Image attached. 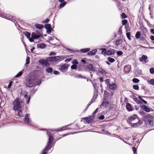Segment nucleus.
<instances>
[{
  "instance_id": "864d4df0",
  "label": "nucleus",
  "mask_w": 154,
  "mask_h": 154,
  "mask_svg": "<svg viewBox=\"0 0 154 154\" xmlns=\"http://www.w3.org/2000/svg\"><path fill=\"white\" fill-rule=\"evenodd\" d=\"M133 88L135 90H138L139 88V87L137 85H133Z\"/></svg>"
},
{
  "instance_id": "393cba45",
  "label": "nucleus",
  "mask_w": 154,
  "mask_h": 154,
  "mask_svg": "<svg viewBox=\"0 0 154 154\" xmlns=\"http://www.w3.org/2000/svg\"><path fill=\"white\" fill-rule=\"evenodd\" d=\"M37 47L41 49H44L46 47V46L43 43H41L38 44Z\"/></svg>"
},
{
  "instance_id": "bb28decb",
  "label": "nucleus",
  "mask_w": 154,
  "mask_h": 154,
  "mask_svg": "<svg viewBox=\"0 0 154 154\" xmlns=\"http://www.w3.org/2000/svg\"><path fill=\"white\" fill-rule=\"evenodd\" d=\"M90 48H89L82 49L80 50V51L82 53H86L90 51Z\"/></svg>"
},
{
  "instance_id": "5701e85b",
  "label": "nucleus",
  "mask_w": 154,
  "mask_h": 154,
  "mask_svg": "<svg viewBox=\"0 0 154 154\" xmlns=\"http://www.w3.org/2000/svg\"><path fill=\"white\" fill-rule=\"evenodd\" d=\"M97 52L96 49L93 50L90 52H88V54L89 55L92 56L94 55Z\"/></svg>"
},
{
  "instance_id": "774afa93",
  "label": "nucleus",
  "mask_w": 154,
  "mask_h": 154,
  "mask_svg": "<svg viewBox=\"0 0 154 154\" xmlns=\"http://www.w3.org/2000/svg\"><path fill=\"white\" fill-rule=\"evenodd\" d=\"M66 50L68 51H69L71 52V53H73V52L74 51L73 50H71L69 48H67L66 49Z\"/></svg>"
},
{
  "instance_id": "c9c22d12",
  "label": "nucleus",
  "mask_w": 154,
  "mask_h": 154,
  "mask_svg": "<svg viewBox=\"0 0 154 154\" xmlns=\"http://www.w3.org/2000/svg\"><path fill=\"white\" fill-rule=\"evenodd\" d=\"M100 50H102L101 53L102 54H106V55L107 51L105 48H101Z\"/></svg>"
},
{
  "instance_id": "39448f33",
  "label": "nucleus",
  "mask_w": 154,
  "mask_h": 154,
  "mask_svg": "<svg viewBox=\"0 0 154 154\" xmlns=\"http://www.w3.org/2000/svg\"><path fill=\"white\" fill-rule=\"evenodd\" d=\"M0 16L14 22L15 24V22H14L16 18L15 17L12 16L9 14H5L2 15L0 14Z\"/></svg>"
},
{
  "instance_id": "58836bf2",
  "label": "nucleus",
  "mask_w": 154,
  "mask_h": 154,
  "mask_svg": "<svg viewBox=\"0 0 154 154\" xmlns=\"http://www.w3.org/2000/svg\"><path fill=\"white\" fill-rule=\"evenodd\" d=\"M108 60L110 63H113L115 61V59L111 57H108Z\"/></svg>"
},
{
  "instance_id": "bf43d9fd",
  "label": "nucleus",
  "mask_w": 154,
  "mask_h": 154,
  "mask_svg": "<svg viewBox=\"0 0 154 154\" xmlns=\"http://www.w3.org/2000/svg\"><path fill=\"white\" fill-rule=\"evenodd\" d=\"M105 117L104 116L102 115L99 117L98 119L100 120H103L104 119Z\"/></svg>"
},
{
  "instance_id": "a18cd8bd",
  "label": "nucleus",
  "mask_w": 154,
  "mask_h": 154,
  "mask_svg": "<svg viewBox=\"0 0 154 154\" xmlns=\"http://www.w3.org/2000/svg\"><path fill=\"white\" fill-rule=\"evenodd\" d=\"M132 81L134 83H137L139 82L140 80L134 78L132 80Z\"/></svg>"
},
{
  "instance_id": "a19ab883",
  "label": "nucleus",
  "mask_w": 154,
  "mask_h": 154,
  "mask_svg": "<svg viewBox=\"0 0 154 154\" xmlns=\"http://www.w3.org/2000/svg\"><path fill=\"white\" fill-rule=\"evenodd\" d=\"M37 90V89H33L30 91V95H33Z\"/></svg>"
},
{
  "instance_id": "72a5a7b5",
  "label": "nucleus",
  "mask_w": 154,
  "mask_h": 154,
  "mask_svg": "<svg viewBox=\"0 0 154 154\" xmlns=\"http://www.w3.org/2000/svg\"><path fill=\"white\" fill-rule=\"evenodd\" d=\"M98 72L99 73L102 74H104L106 73L105 70L102 69H99L98 70Z\"/></svg>"
},
{
  "instance_id": "79ce46f5",
  "label": "nucleus",
  "mask_w": 154,
  "mask_h": 154,
  "mask_svg": "<svg viewBox=\"0 0 154 154\" xmlns=\"http://www.w3.org/2000/svg\"><path fill=\"white\" fill-rule=\"evenodd\" d=\"M128 23V21L126 20H123L122 21V23L123 25H125Z\"/></svg>"
},
{
  "instance_id": "2f4dec72",
  "label": "nucleus",
  "mask_w": 154,
  "mask_h": 154,
  "mask_svg": "<svg viewBox=\"0 0 154 154\" xmlns=\"http://www.w3.org/2000/svg\"><path fill=\"white\" fill-rule=\"evenodd\" d=\"M109 104V103L108 102H103V103L101 104V105L103 106L106 107L108 106Z\"/></svg>"
},
{
  "instance_id": "ea45409f",
  "label": "nucleus",
  "mask_w": 154,
  "mask_h": 154,
  "mask_svg": "<svg viewBox=\"0 0 154 154\" xmlns=\"http://www.w3.org/2000/svg\"><path fill=\"white\" fill-rule=\"evenodd\" d=\"M45 27L46 29L51 28V25L50 24H47L45 25Z\"/></svg>"
},
{
  "instance_id": "f03ea898",
  "label": "nucleus",
  "mask_w": 154,
  "mask_h": 154,
  "mask_svg": "<svg viewBox=\"0 0 154 154\" xmlns=\"http://www.w3.org/2000/svg\"><path fill=\"white\" fill-rule=\"evenodd\" d=\"M128 122L131 124L132 127L134 128L139 127L142 124V122L139 120L137 116L135 115L130 117L128 119Z\"/></svg>"
},
{
  "instance_id": "aec40b11",
  "label": "nucleus",
  "mask_w": 154,
  "mask_h": 154,
  "mask_svg": "<svg viewBox=\"0 0 154 154\" xmlns=\"http://www.w3.org/2000/svg\"><path fill=\"white\" fill-rule=\"evenodd\" d=\"M141 108L143 110L146 112H149L150 111L149 108L145 105L142 106H141Z\"/></svg>"
},
{
  "instance_id": "4be33fe9",
  "label": "nucleus",
  "mask_w": 154,
  "mask_h": 154,
  "mask_svg": "<svg viewBox=\"0 0 154 154\" xmlns=\"http://www.w3.org/2000/svg\"><path fill=\"white\" fill-rule=\"evenodd\" d=\"M83 119L88 123H91L92 122L93 119L90 118H84Z\"/></svg>"
},
{
  "instance_id": "412c9836",
  "label": "nucleus",
  "mask_w": 154,
  "mask_h": 154,
  "mask_svg": "<svg viewBox=\"0 0 154 154\" xmlns=\"http://www.w3.org/2000/svg\"><path fill=\"white\" fill-rule=\"evenodd\" d=\"M123 50V51H128L130 50V46L129 45H127L126 46H125L122 48Z\"/></svg>"
},
{
  "instance_id": "603ef678",
  "label": "nucleus",
  "mask_w": 154,
  "mask_h": 154,
  "mask_svg": "<svg viewBox=\"0 0 154 154\" xmlns=\"http://www.w3.org/2000/svg\"><path fill=\"white\" fill-rule=\"evenodd\" d=\"M117 54L119 56H120L122 55L123 54V52L121 51H118L117 52Z\"/></svg>"
},
{
  "instance_id": "9d476101",
  "label": "nucleus",
  "mask_w": 154,
  "mask_h": 154,
  "mask_svg": "<svg viewBox=\"0 0 154 154\" xmlns=\"http://www.w3.org/2000/svg\"><path fill=\"white\" fill-rule=\"evenodd\" d=\"M87 68L89 71L94 72L96 70L95 67H94L93 65L91 64H89L87 66Z\"/></svg>"
},
{
  "instance_id": "473e14b6",
  "label": "nucleus",
  "mask_w": 154,
  "mask_h": 154,
  "mask_svg": "<svg viewBox=\"0 0 154 154\" xmlns=\"http://www.w3.org/2000/svg\"><path fill=\"white\" fill-rule=\"evenodd\" d=\"M61 3L59 5V8H62L66 4V2H63Z\"/></svg>"
},
{
  "instance_id": "c756f323",
  "label": "nucleus",
  "mask_w": 154,
  "mask_h": 154,
  "mask_svg": "<svg viewBox=\"0 0 154 154\" xmlns=\"http://www.w3.org/2000/svg\"><path fill=\"white\" fill-rule=\"evenodd\" d=\"M24 34L26 36L27 38H29L30 36V33L27 31H25L23 32Z\"/></svg>"
},
{
  "instance_id": "680f3d73",
  "label": "nucleus",
  "mask_w": 154,
  "mask_h": 154,
  "mask_svg": "<svg viewBox=\"0 0 154 154\" xmlns=\"http://www.w3.org/2000/svg\"><path fill=\"white\" fill-rule=\"evenodd\" d=\"M12 81L10 82L9 83V84L8 85V88H10L11 87L12 85Z\"/></svg>"
},
{
  "instance_id": "49530a36",
  "label": "nucleus",
  "mask_w": 154,
  "mask_h": 154,
  "mask_svg": "<svg viewBox=\"0 0 154 154\" xmlns=\"http://www.w3.org/2000/svg\"><path fill=\"white\" fill-rule=\"evenodd\" d=\"M133 99H134V100L137 103L140 104L141 103V101L138 100L136 98H133Z\"/></svg>"
},
{
  "instance_id": "f3484780",
  "label": "nucleus",
  "mask_w": 154,
  "mask_h": 154,
  "mask_svg": "<svg viewBox=\"0 0 154 154\" xmlns=\"http://www.w3.org/2000/svg\"><path fill=\"white\" fill-rule=\"evenodd\" d=\"M28 92H26V94L24 95V97L26 99V102L27 104H28L30 101V96H28L27 94Z\"/></svg>"
},
{
  "instance_id": "2eb2a0df",
  "label": "nucleus",
  "mask_w": 154,
  "mask_h": 154,
  "mask_svg": "<svg viewBox=\"0 0 154 154\" xmlns=\"http://www.w3.org/2000/svg\"><path fill=\"white\" fill-rule=\"evenodd\" d=\"M131 66L130 65L125 66L124 67V70L126 72L129 73L131 70Z\"/></svg>"
},
{
  "instance_id": "0eeeda50",
  "label": "nucleus",
  "mask_w": 154,
  "mask_h": 154,
  "mask_svg": "<svg viewBox=\"0 0 154 154\" xmlns=\"http://www.w3.org/2000/svg\"><path fill=\"white\" fill-rule=\"evenodd\" d=\"M25 123L28 125H32V122L30 118V116L29 114H26L25 115L24 119Z\"/></svg>"
},
{
  "instance_id": "8fccbe9b",
  "label": "nucleus",
  "mask_w": 154,
  "mask_h": 154,
  "mask_svg": "<svg viewBox=\"0 0 154 154\" xmlns=\"http://www.w3.org/2000/svg\"><path fill=\"white\" fill-rule=\"evenodd\" d=\"M92 85H93V86L94 88V91L95 92H97V90L96 89V84L95 83H92Z\"/></svg>"
},
{
  "instance_id": "69168bd1",
  "label": "nucleus",
  "mask_w": 154,
  "mask_h": 154,
  "mask_svg": "<svg viewBox=\"0 0 154 154\" xmlns=\"http://www.w3.org/2000/svg\"><path fill=\"white\" fill-rule=\"evenodd\" d=\"M51 32V28L47 29V32L48 33H50Z\"/></svg>"
},
{
  "instance_id": "338daca9",
  "label": "nucleus",
  "mask_w": 154,
  "mask_h": 154,
  "mask_svg": "<svg viewBox=\"0 0 154 154\" xmlns=\"http://www.w3.org/2000/svg\"><path fill=\"white\" fill-rule=\"evenodd\" d=\"M49 19H47L45 20H44L43 21V23H47L49 22Z\"/></svg>"
},
{
  "instance_id": "e2e57ef3",
  "label": "nucleus",
  "mask_w": 154,
  "mask_h": 154,
  "mask_svg": "<svg viewBox=\"0 0 154 154\" xmlns=\"http://www.w3.org/2000/svg\"><path fill=\"white\" fill-rule=\"evenodd\" d=\"M53 73L55 75H58L60 73V72L59 71H54Z\"/></svg>"
},
{
  "instance_id": "a878e982",
  "label": "nucleus",
  "mask_w": 154,
  "mask_h": 154,
  "mask_svg": "<svg viewBox=\"0 0 154 154\" xmlns=\"http://www.w3.org/2000/svg\"><path fill=\"white\" fill-rule=\"evenodd\" d=\"M122 39H118L115 42V45L117 46H118L121 45L122 43Z\"/></svg>"
},
{
  "instance_id": "c85d7f7f",
  "label": "nucleus",
  "mask_w": 154,
  "mask_h": 154,
  "mask_svg": "<svg viewBox=\"0 0 154 154\" xmlns=\"http://www.w3.org/2000/svg\"><path fill=\"white\" fill-rule=\"evenodd\" d=\"M141 35V34L140 32H137L135 34V37L136 39L139 38Z\"/></svg>"
},
{
  "instance_id": "7c9ffc66",
  "label": "nucleus",
  "mask_w": 154,
  "mask_h": 154,
  "mask_svg": "<svg viewBox=\"0 0 154 154\" xmlns=\"http://www.w3.org/2000/svg\"><path fill=\"white\" fill-rule=\"evenodd\" d=\"M35 26L37 28L39 29H41L43 27V26L42 25L39 24H37L35 25Z\"/></svg>"
},
{
  "instance_id": "f8f14e48",
  "label": "nucleus",
  "mask_w": 154,
  "mask_h": 154,
  "mask_svg": "<svg viewBox=\"0 0 154 154\" xmlns=\"http://www.w3.org/2000/svg\"><path fill=\"white\" fill-rule=\"evenodd\" d=\"M147 59V57L146 55H143L141 57H140L139 58V61L141 62H143V63H146L147 62V61L146 60Z\"/></svg>"
},
{
  "instance_id": "6e6d98bb",
  "label": "nucleus",
  "mask_w": 154,
  "mask_h": 154,
  "mask_svg": "<svg viewBox=\"0 0 154 154\" xmlns=\"http://www.w3.org/2000/svg\"><path fill=\"white\" fill-rule=\"evenodd\" d=\"M150 73L152 74H154V68H151L149 70Z\"/></svg>"
},
{
  "instance_id": "0e129e2a",
  "label": "nucleus",
  "mask_w": 154,
  "mask_h": 154,
  "mask_svg": "<svg viewBox=\"0 0 154 154\" xmlns=\"http://www.w3.org/2000/svg\"><path fill=\"white\" fill-rule=\"evenodd\" d=\"M29 41L31 42H34V38H30V37L28 38Z\"/></svg>"
},
{
  "instance_id": "f257e3e1",
  "label": "nucleus",
  "mask_w": 154,
  "mask_h": 154,
  "mask_svg": "<svg viewBox=\"0 0 154 154\" xmlns=\"http://www.w3.org/2000/svg\"><path fill=\"white\" fill-rule=\"evenodd\" d=\"M13 109L17 111L18 115L20 116H22V111L24 109V103L23 101L17 98L13 102Z\"/></svg>"
},
{
  "instance_id": "3c124183",
  "label": "nucleus",
  "mask_w": 154,
  "mask_h": 154,
  "mask_svg": "<svg viewBox=\"0 0 154 154\" xmlns=\"http://www.w3.org/2000/svg\"><path fill=\"white\" fill-rule=\"evenodd\" d=\"M77 68V66L75 64H73L71 66L72 69H76Z\"/></svg>"
},
{
  "instance_id": "052dcab7",
  "label": "nucleus",
  "mask_w": 154,
  "mask_h": 154,
  "mask_svg": "<svg viewBox=\"0 0 154 154\" xmlns=\"http://www.w3.org/2000/svg\"><path fill=\"white\" fill-rule=\"evenodd\" d=\"M100 108H97L96 110L95 111H94L93 114V115H94L95 114H96L97 112H98V109H99Z\"/></svg>"
},
{
  "instance_id": "09e8293b",
  "label": "nucleus",
  "mask_w": 154,
  "mask_h": 154,
  "mask_svg": "<svg viewBox=\"0 0 154 154\" xmlns=\"http://www.w3.org/2000/svg\"><path fill=\"white\" fill-rule=\"evenodd\" d=\"M126 35L129 40H130L131 38L130 37L131 32H128L126 33Z\"/></svg>"
},
{
  "instance_id": "4468645a",
  "label": "nucleus",
  "mask_w": 154,
  "mask_h": 154,
  "mask_svg": "<svg viewBox=\"0 0 154 154\" xmlns=\"http://www.w3.org/2000/svg\"><path fill=\"white\" fill-rule=\"evenodd\" d=\"M47 61V60H45L44 59H41L39 60V63H41L42 65H47L48 64Z\"/></svg>"
},
{
  "instance_id": "6e6552de",
  "label": "nucleus",
  "mask_w": 154,
  "mask_h": 154,
  "mask_svg": "<svg viewBox=\"0 0 154 154\" xmlns=\"http://www.w3.org/2000/svg\"><path fill=\"white\" fill-rule=\"evenodd\" d=\"M147 121L149 125L152 126H154V117L149 115L147 116Z\"/></svg>"
},
{
  "instance_id": "f704fd0d",
  "label": "nucleus",
  "mask_w": 154,
  "mask_h": 154,
  "mask_svg": "<svg viewBox=\"0 0 154 154\" xmlns=\"http://www.w3.org/2000/svg\"><path fill=\"white\" fill-rule=\"evenodd\" d=\"M47 61H49L50 62H54V60L53 57H48L46 59Z\"/></svg>"
},
{
  "instance_id": "37998d69",
  "label": "nucleus",
  "mask_w": 154,
  "mask_h": 154,
  "mask_svg": "<svg viewBox=\"0 0 154 154\" xmlns=\"http://www.w3.org/2000/svg\"><path fill=\"white\" fill-rule=\"evenodd\" d=\"M72 63L73 64H75L77 65V64H79V62L78 61L76 60H74L72 62Z\"/></svg>"
},
{
  "instance_id": "cd10ccee",
  "label": "nucleus",
  "mask_w": 154,
  "mask_h": 154,
  "mask_svg": "<svg viewBox=\"0 0 154 154\" xmlns=\"http://www.w3.org/2000/svg\"><path fill=\"white\" fill-rule=\"evenodd\" d=\"M46 71L48 73H51L52 72L53 69L52 68L50 67H48L46 70Z\"/></svg>"
},
{
  "instance_id": "13d9d810",
  "label": "nucleus",
  "mask_w": 154,
  "mask_h": 154,
  "mask_svg": "<svg viewBox=\"0 0 154 154\" xmlns=\"http://www.w3.org/2000/svg\"><path fill=\"white\" fill-rule=\"evenodd\" d=\"M93 99H92L91 100L90 102L88 104L87 106V108L88 107L90 106V105L92 103H93Z\"/></svg>"
},
{
  "instance_id": "1a4fd4ad",
  "label": "nucleus",
  "mask_w": 154,
  "mask_h": 154,
  "mask_svg": "<svg viewBox=\"0 0 154 154\" xmlns=\"http://www.w3.org/2000/svg\"><path fill=\"white\" fill-rule=\"evenodd\" d=\"M41 35V33L40 31L36 32H33L31 34V37L34 39H38L40 38Z\"/></svg>"
},
{
  "instance_id": "4c0bfd02",
  "label": "nucleus",
  "mask_w": 154,
  "mask_h": 154,
  "mask_svg": "<svg viewBox=\"0 0 154 154\" xmlns=\"http://www.w3.org/2000/svg\"><path fill=\"white\" fill-rule=\"evenodd\" d=\"M30 57H27L26 59V63L25 65H27L30 62Z\"/></svg>"
},
{
  "instance_id": "dca6fc26",
  "label": "nucleus",
  "mask_w": 154,
  "mask_h": 154,
  "mask_svg": "<svg viewBox=\"0 0 154 154\" xmlns=\"http://www.w3.org/2000/svg\"><path fill=\"white\" fill-rule=\"evenodd\" d=\"M68 67V65L67 64H65L62 65L61 67L60 70L62 72L64 71L65 69H66Z\"/></svg>"
},
{
  "instance_id": "9b49d317",
  "label": "nucleus",
  "mask_w": 154,
  "mask_h": 154,
  "mask_svg": "<svg viewBox=\"0 0 154 154\" xmlns=\"http://www.w3.org/2000/svg\"><path fill=\"white\" fill-rule=\"evenodd\" d=\"M68 126V125H66L60 128H58V129H53L51 130V131H62L65 130L67 128V127Z\"/></svg>"
},
{
  "instance_id": "4d7b16f0",
  "label": "nucleus",
  "mask_w": 154,
  "mask_h": 154,
  "mask_svg": "<svg viewBox=\"0 0 154 154\" xmlns=\"http://www.w3.org/2000/svg\"><path fill=\"white\" fill-rule=\"evenodd\" d=\"M93 99H92L91 100L90 102L88 104L87 106V108L88 107L90 106V105L92 103H93Z\"/></svg>"
},
{
  "instance_id": "ddd939ff",
  "label": "nucleus",
  "mask_w": 154,
  "mask_h": 154,
  "mask_svg": "<svg viewBox=\"0 0 154 154\" xmlns=\"http://www.w3.org/2000/svg\"><path fill=\"white\" fill-rule=\"evenodd\" d=\"M109 88L112 90H115L117 88V86L115 83L110 84L108 86Z\"/></svg>"
},
{
  "instance_id": "423d86ee",
  "label": "nucleus",
  "mask_w": 154,
  "mask_h": 154,
  "mask_svg": "<svg viewBox=\"0 0 154 154\" xmlns=\"http://www.w3.org/2000/svg\"><path fill=\"white\" fill-rule=\"evenodd\" d=\"M0 16L14 22L15 24V22H14L16 18L15 17L12 16L9 14H5L2 15L0 14Z\"/></svg>"
},
{
  "instance_id": "20e7f679",
  "label": "nucleus",
  "mask_w": 154,
  "mask_h": 154,
  "mask_svg": "<svg viewBox=\"0 0 154 154\" xmlns=\"http://www.w3.org/2000/svg\"><path fill=\"white\" fill-rule=\"evenodd\" d=\"M41 83V82H40L39 83H37L33 79L30 78L27 80L26 86L28 87H31L38 85H39Z\"/></svg>"
},
{
  "instance_id": "de8ad7c7",
  "label": "nucleus",
  "mask_w": 154,
  "mask_h": 154,
  "mask_svg": "<svg viewBox=\"0 0 154 154\" xmlns=\"http://www.w3.org/2000/svg\"><path fill=\"white\" fill-rule=\"evenodd\" d=\"M105 83L108 86L110 84V80L108 79H106L105 80Z\"/></svg>"
},
{
  "instance_id": "a211bd4d",
  "label": "nucleus",
  "mask_w": 154,
  "mask_h": 154,
  "mask_svg": "<svg viewBox=\"0 0 154 154\" xmlns=\"http://www.w3.org/2000/svg\"><path fill=\"white\" fill-rule=\"evenodd\" d=\"M126 108L128 111H131L132 110V108L131 105L129 103H127L126 104Z\"/></svg>"
},
{
  "instance_id": "c03bdc74",
  "label": "nucleus",
  "mask_w": 154,
  "mask_h": 154,
  "mask_svg": "<svg viewBox=\"0 0 154 154\" xmlns=\"http://www.w3.org/2000/svg\"><path fill=\"white\" fill-rule=\"evenodd\" d=\"M121 17L122 19H124L127 17L126 15L124 13H123L121 15Z\"/></svg>"
},
{
  "instance_id": "e433bc0d",
  "label": "nucleus",
  "mask_w": 154,
  "mask_h": 154,
  "mask_svg": "<svg viewBox=\"0 0 154 154\" xmlns=\"http://www.w3.org/2000/svg\"><path fill=\"white\" fill-rule=\"evenodd\" d=\"M23 73L22 72V71L20 72L16 75H15V78H18L20 77L23 74Z\"/></svg>"
},
{
  "instance_id": "b1692460",
  "label": "nucleus",
  "mask_w": 154,
  "mask_h": 154,
  "mask_svg": "<svg viewBox=\"0 0 154 154\" xmlns=\"http://www.w3.org/2000/svg\"><path fill=\"white\" fill-rule=\"evenodd\" d=\"M60 57L61 58L62 60H63L64 59V58L62 56H61L60 57L59 56H56L53 57V59L54 62L60 60Z\"/></svg>"
},
{
  "instance_id": "7ed1b4c3",
  "label": "nucleus",
  "mask_w": 154,
  "mask_h": 154,
  "mask_svg": "<svg viewBox=\"0 0 154 154\" xmlns=\"http://www.w3.org/2000/svg\"><path fill=\"white\" fill-rule=\"evenodd\" d=\"M54 137L53 135H49V138L48 143L44 149L42 154H46L48 150L52 147V143L53 141Z\"/></svg>"
},
{
  "instance_id": "5fc2aeb1",
  "label": "nucleus",
  "mask_w": 154,
  "mask_h": 154,
  "mask_svg": "<svg viewBox=\"0 0 154 154\" xmlns=\"http://www.w3.org/2000/svg\"><path fill=\"white\" fill-rule=\"evenodd\" d=\"M149 82L150 84L154 85V79H151L150 80Z\"/></svg>"
},
{
  "instance_id": "6ab92c4d",
  "label": "nucleus",
  "mask_w": 154,
  "mask_h": 154,
  "mask_svg": "<svg viewBox=\"0 0 154 154\" xmlns=\"http://www.w3.org/2000/svg\"><path fill=\"white\" fill-rule=\"evenodd\" d=\"M115 53V50L113 49L109 50L107 51L106 55H112Z\"/></svg>"
}]
</instances>
